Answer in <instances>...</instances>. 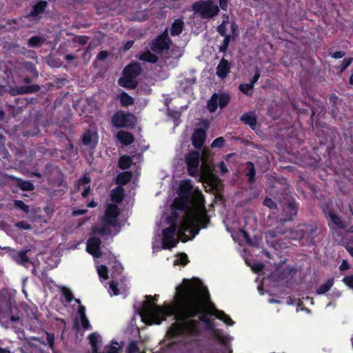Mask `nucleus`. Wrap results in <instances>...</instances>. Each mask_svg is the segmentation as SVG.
<instances>
[{"instance_id": "obj_1", "label": "nucleus", "mask_w": 353, "mask_h": 353, "mask_svg": "<svg viewBox=\"0 0 353 353\" xmlns=\"http://www.w3.org/2000/svg\"><path fill=\"white\" fill-rule=\"evenodd\" d=\"M192 281L184 279L183 285L176 287L177 299L175 305L165 304L163 306L146 302L145 312L148 317L162 318L174 315L176 321L168 329L167 334L171 338H176L183 334L196 336L200 334L197 322L192 319L196 317L200 312V303L192 297Z\"/></svg>"}, {"instance_id": "obj_2", "label": "nucleus", "mask_w": 353, "mask_h": 353, "mask_svg": "<svg viewBox=\"0 0 353 353\" xmlns=\"http://www.w3.org/2000/svg\"><path fill=\"white\" fill-rule=\"evenodd\" d=\"M204 212L202 203L193 205L185 212L179 228L175 223L176 217L173 221L171 220L172 217H168V221L170 225L162 230V243H185L192 240L201 228L206 227L209 221Z\"/></svg>"}, {"instance_id": "obj_3", "label": "nucleus", "mask_w": 353, "mask_h": 353, "mask_svg": "<svg viewBox=\"0 0 353 353\" xmlns=\"http://www.w3.org/2000/svg\"><path fill=\"white\" fill-rule=\"evenodd\" d=\"M123 194V190L120 187H117L112 190L110 196L113 203L107 206L103 217L104 225H96L92 227L87 243H101L102 241H105L117 233L112 232L110 227H114L117 224V217L119 214L117 204L122 201Z\"/></svg>"}, {"instance_id": "obj_4", "label": "nucleus", "mask_w": 353, "mask_h": 353, "mask_svg": "<svg viewBox=\"0 0 353 353\" xmlns=\"http://www.w3.org/2000/svg\"><path fill=\"white\" fill-rule=\"evenodd\" d=\"M193 186L190 180H183L180 183L179 190L181 194H182L184 197L186 198V200L183 198H176L173 203L172 205V208L176 210H184L185 212L191 209L193 205H199V203H202L203 211L205 212V216H206V211L203 203V194L199 190H196L194 192V198L190 202V206H188V202L189 197L190 196Z\"/></svg>"}, {"instance_id": "obj_5", "label": "nucleus", "mask_w": 353, "mask_h": 353, "mask_svg": "<svg viewBox=\"0 0 353 353\" xmlns=\"http://www.w3.org/2000/svg\"><path fill=\"white\" fill-rule=\"evenodd\" d=\"M192 289V297L200 303V312L197 314H199V320L205 324L210 319L208 316L210 314L208 310H210V306L214 307V303L211 301L207 288L200 280L197 279V281L194 283Z\"/></svg>"}, {"instance_id": "obj_6", "label": "nucleus", "mask_w": 353, "mask_h": 353, "mask_svg": "<svg viewBox=\"0 0 353 353\" xmlns=\"http://www.w3.org/2000/svg\"><path fill=\"white\" fill-rule=\"evenodd\" d=\"M2 250L6 251L17 264L26 268L30 265H33L37 256L42 254L38 252L31 245H28L24 249L19 250L12 249L10 247H4Z\"/></svg>"}, {"instance_id": "obj_7", "label": "nucleus", "mask_w": 353, "mask_h": 353, "mask_svg": "<svg viewBox=\"0 0 353 353\" xmlns=\"http://www.w3.org/2000/svg\"><path fill=\"white\" fill-rule=\"evenodd\" d=\"M192 9L199 13L204 19H211L217 15L219 8L212 0L200 1L192 5Z\"/></svg>"}, {"instance_id": "obj_8", "label": "nucleus", "mask_w": 353, "mask_h": 353, "mask_svg": "<svg viewBox=\"0 0 353 353\" xmlns=\"http://www.w3.org/2000/svg\"><path fill=\"white\" fill-rule=\"evenodd\" d=\"M141 72V67L138 63H132L125 68L123 77L119 80L121 86L133 88L137 85L136 78Z\"/></svg>"}, {"instance_id": "obj_9", "label": "nucleus", "mask_w": 353, "mask_h": 353, "mask_svg": "<svg viewBox=\"0 0 353 353\" xmlns=\"http://www.w3.org/2000/svg\"><path fill=\"white\" fill-rule=\"evenodd\" d=\"M47 343L41 339L33 336L23 343L19 348L21 353H48L46 350Z\"/></svg>"}, {"instance_id": "obj_10", "label": "nucleus", "mask_w": 353, "mask_h": 353, "mask_svg": "<svg viewBox=\"0 0 353 353\" xmlns=\"http://www.w3.org/2000/svg\"><path fill=\"white\" fill-rule=\"evenodd\" d=\"M170 39L167 30L154 40L151 44V49L157 54H163L169 49Z\"/></svg>"}, {"instance_id": "obj_11", "label": "nucleus", "mask_w": 353, "mask_h": 353, "mask_svg": "<svg viewBox=\"0 0 353 353\" xmlns=\"http://www.w3.org/2000/svg\"><path fill=\"white\" fill-rule=\"evenodd\" d=\"M112 122L118 128L129 127L134 124L135 117L132 114L118 112L112 117Z\"/></svg>"}, {"instance_id": "obj_12", "label": "nucleus", "mask_w": 353, "mask_h": 353, "mask_svg": "<svg viewBox=\"0 0 353 353\" xmlns=\"http://www.w3.org/2000/svg\"><path fill=\"white\" fill-rule=\"evenodd\" d=\"M230 100L227 94H218L214 93L208 103V109L210 112H214L218 106L221 108L225 107Z\"/></svg>"}, {"instance_id": "obj_13", "label": "nucleus", "mask_w": 353, "mask_h": 353, "mask_svg": "<svg viewBox=\"0 0 353 353\" xmlns=\"http://www.w3.org/2000/svg\"><path fill=\"white\" fill-rule=\"evenodd\" d=\"M188 172L191 176H196L199 171L200 154L199 152H191L185 157Z\"/></svg>"}, {"instance_id": "obj_14", "label": "nucleus", "mask_w": 353, "mask_h": 353, "mask_svg": "<svg viewBox=\"0 0 353 353\" xmlns=\"http://www.w3.org/2000/svg\"><path fill=\"white\" fill-rule=\"evenodd\" d=\"M323 210L326 216L328 225L331 228L337 229L344 228V224L341 220V218L334 211L326 208H323Z\"/></svg>"}, {"instance_id": "obj_15", "label": "nucleus", "mask_w": 353, "mask_h": 353, "mask_svg": "<svg viewBox=\"0 0 353 353\" xmlns=\"http://www.w3.org/2000/svg\"><path fill=\"white\" fill-rule=\"evenodd\" d=\"M47 6V2L45 1H40L34 6L30 14L25 17L26 19L30 21H37L40 19V14L44 11Z\"/></svg>"}, {"instance_id": "obj_16", "label": "nucleus", "mask_w": 353, "mask_h": 353, "mask_svg": "<svg viewBox=\"0 0 353 353\" xmlns=\"http://www.w3.org/2000/svg\"><path fill=\"white\" fill-rule=\"evenodd\" d=\"M201 177L206 182H212L215 180V176L213 174V170L210 164L206 161H203L199 168Z\"/></svg>"}, {"instance_id": "obj_17", "label": "nucleus", "mask_w": 353, "mask_h": 353, "mask_svg": "<svg viewBox=\"0 0 353 353\" xmlns=\"http://www.w3.org/2000/svg\"><path fill=\"white\" fill-rule=\"evenodd\" d=\"M83 143L90 148H94L98 142V134L95 130H88L82 137Z\"/></svg>"}, {"instance_id": "obj_18", "label": "nucleus", "mask_w": 353, "mask_h": 353, "mask_svg": "<svg viewBox=\"0 0 353 353\" xmlns=\"http://www.w3.org/2000/svg\"><path fill=\"white\" fill-rule=\"evenodd\" d=\"M205 139V132L203 129H196L192 135V143L196 148H201Z\"/></svg>"}, {"instance_id": "obj_19", "label": "nucleus", "mask_w": 353, "mask_h": 353, "mask_svg": "<svg viewBox=\"0 0 353 353\" xmlns=\"http://www.w3.org/2000/svg\"><path fill=\"white\" fill-rule=\"evenodd\" d=\"M231 30H232V36L231 35H225V36L223 43L219 46L220 52H225L228 49V47L231 41V39H232V40H234L235 38L237 37V33H236L237 26L234 23H232V25H231Z\"/></svg>"}, {"instance_id": "obj_20", "label": "nucleus", "mask_w": 353, "mask_h": 353, "mask_svg": "<svg viewBox=\"0 0 353 353\" xmlns=\"http://www.w3.org/2000/svg\"><path fill=\"white\" fill-rule=\"evenodd\" d=\"M230 65L227 60L222 59L216 68V74L219 78L224 79L230 72Z\"/></svg>"}, {"instance_id": "obj_21", "label": "nucleus", "mask_w": 353, "mask_h": 353, "mask_svg": "<svg viewBox=\"0 0 353 353\" xmlns=\"http://www.w3.org/2000/svg\"><path fill=\"white\" fill-rule=\"evenodd\" d=\"M39 89H40V87L38 85H30V86H21V87L16 88V89H12L10 90V92L12 95L23 94L36 92L39 91Z\"/></svg>"}, {"instance_id": "obj_22", "label": "nucleus", "mask_w": 353, "mask_h": 353, "mask_svg": "<svg viewBox=\"0 0 353 353\" xmlns=\"http://www.w3.org/2000/svg\"><path fill=\"white\" fill-rule=\"evenodd\" d=\"M86 251L94 258H100L106 254L105 252H102L101 244H86Z\"/></svg>"}, {"instance_id": "obj_23", "label": "nucleus", "mask_w": 353, "mask_h": 353, "mask_svg": "<svg viewBox=\"0 0 353 353\" xmlns=\"http://www.w3.org/2000/svg\"><path fill=\"white\" fill-rule=\"evenodd\" d=\"M283 210L286 215V218L283 219V221H286L292 219V218L296 214V205L290 202L288 203H285L283 205Z\"/></svg>"}, {"instance_id": "obj_24", "label": "nucleus", "mask_w": 353, "mask_h": 353, "mask_svg": "<svg viewBox=\"0 0 353 353\" xmlns=\"http://www.w3.org/2000/svg\"><path fill=\"white\" fill-rule=\"evenodd\" d=\"M241 120L245 124L249 125L252 129H255L256 119L254 113L248 112L241 116Z\"/></svg>"}, {"instance_id": "obj_25", "label": "nucleus", "mask_w": 353, "mask_h": 353, "mask_svg": "<svg viewBox=\"0 0 353 353\" xmlns=\"http://www.w3.org/2000/svg\"><path fill=\"white\" fill-rule=\"evenodd\" d=\"M117 137L124 145H130L134 141L133 136L130 133L125 131L119 132Z\"/></svg>"}, {"instance_id": "obj_26", "label": "nucleus", "mask_w": 353, "mask_h": 353, "mask_svg": "<svg viewBox=\"0 0 353 353\" xmlns=\"http://www.w3.org/2000/svg\"><path fill=\"white\" fill-rule=\"evenodd\" d=\"M183 29V21L181 19H176L171 26L170 33L172 36H176L181 33Z\"/></svg>"}, {"instance_id": "obj_27", "label": "nucleus", "mask_w": 353, "mask_h": 353, "mask_svg": "<svg viewBox=\"0 0 353 353\" xmlns=\"http://www.w3.org/2000/svg\"><path fill=\"white\" fill-rule=\"evenodd\" d=\"M234 241H245V243H252L248 234L243 230H239L232 234Z\"/></svg>"}, {"instance_id": "obj_28", "label": "nucleus", "mask_w": 353, "mask_h": 353, "mask_svg": "<svg viewBox=\"0 0 353 353\" xmlns=\"http://www.w3.org/2000/svg\"><path fill=\"white\" fill-rule=\"evenodd\" d=\"M60 250H54L52 252L50 256L46 257V263L50 265L56 266L57 263L60 261Z\"/></svg>"}, {"instance_id": "obj_29", "label": "nucleus", "mask_w": 353, "mask_h": 353, "mask_svg": "<svg viewBox=\"0 0 353 353\" xmlns=\"http://www.w3.org/2000/svg\"><path fill=\"white\" fill-rule=\"evenodd\" d=\"M99 337V336L96 332H93V333L90 334L88 336L89 343L90 344L92 351L93 353L98 352Z\"/></svg>"}, {"instance_id": "obj_30", "label": "nucleus", "mask_w": 353, "mask_h": 353, "mask_svg": "<svg viewBox=\"0 0 353 353\" xmlns=\"http://www.w3.org/2000/svg\"><path fill=\"white\" fill-rule=\"evenodd\" d=\"M334 285V278L327 279L323 284L321 285L316 290L318 294H323L328 292Z\"/></svg>"}, {"instance_id": "obj_31", "label": "nucleus", "mask_w": 353, "mask_h": 353, "mask_svg": "<svg viewBox=\"0 0 353 353\" xmlns=\"http://www.w3.org/2000/svg\"><path fill=\"white\" fill-rule=\"evenodd\" d=\"M139 59L145 62L154 63L157 61L158 58L157 55L148 50L140 55Z\"/></svg>"}, {"instance_id": "obj_32", "label": "nucleus", "mask_w": 353, "mask_h": 353, "mask_svg": "<svg viewBox=\"0 0 353 353\" xmlns=\"http://www.w3.org/2000/svg\"><path fill=\"white\" fill-rule=\"evenodd\" d=\"M132 174L128 172H123L119 174L117 177V183L125 185L131 179Z\"/></svg>"}, {"instance_id": "obj_33", "label": "nucleus", "mask_w": 353, "mask_h": 353, "mask_svg": "<svg viewBox=\"0 0 353 353\" xmlns=\"http://www.w3.org/2000/svg\"><path fill=\"white\" fill-rule=\"evenodd\" d=\"M245 263L248 266L251 268L253 272L256 274L260 273L265 268V265L261 262L251 263L247 259H245Z\"/></svg>"}, {"instance_id": "obj_34", "label": "nucleus", "mask_w": 353, "mask_h": 353, "mask_svg": "<svg viewBox=\"0 0 353 353\" xmlns=\"http://www.w3.org/2000/svg\"><path fill=\"white\" fill-rule=\"evenodd\" d=\"M132 163V159L129 156L123 155L121 157H120L119 161V167L123 169H127L128 168Z\"/></svg>"}, {"instance_id": "obj_35", "label": "nucleus", "mask_w": 353, "mask_h": 353, "mask_svg": "<svg viewBox=\"0 0 353 353\" xmlns=\"http://www.w3.org/2000/svg\"><path fill=\"white\" fill-rule=\"evenodd\" d=\"M120 101L122 105L128 106L133 104L134 99L128 94L123 92L120 95Z\"/></svg>"}, {"instance_id": "obj_36", "label": "nucleus", "mask_w": 353, "mask_h": 353, "mask_svg": "<svg viewBox=\"0 0 353 353\" xmlns=\"http://www.w3.org/2000/svg\"><path fill=\"white\" fill-rule=\"evenodd\" d=\"M190 262L188 255L184 252H181L178 254L177 258L175 259L174 263L181 265H186Z\"/></svg>"}, {"instance_id": "obj_37", "label": "nucleus", "mask_w": 353, "mask_h": 353, "mask_svg": "<svg viewBox=\"0 0 353 353\" xmlns=\"http://www.w3.org/2000/svg\"><path fill=\"white\" fill-rule=\"evenodd\" d=\"M17 185L23 190L30 191L34 189V185L28 181L18 180Z\"/></svg>"}, {"instance_id": "obj_38", "label": "nucleus", "mask_w": 353, "mask_h": 353, "mask_svg": "<svg viewBox=\"0 0 353 353\" xmlns=\"http://www.w3.org/2000/svg\"><path fill=\"white\" fill-rule=\"evenodd\" d=\"M61 293L62 295L65 297L67 303H70L74 299L73 293L66 287H62Z\"/></svg>"}, {"instance_id": "obj_39", "label": "nucleus", "mask_w": 353, "mask_h": 353, "mask_svg": "<svg viewBox=\"0 0 353 353\" xmlns=\"http://www.w3.org/2000/svg\"><path fill=\"white\" fill-rule=\"evenodd\" d=\"M246 175L249 177V181L251 182L254 180L255 171L254 167L252 163L248 162L247 163V172Z\"/></svg>"}, {"instance_id": "obj_40", "label": "nucleus", "mask_w": 353, "mask_h": 353, "mask_svg": "<svg viewBox=\"0 0 353 353\" xmlns=\"http://www.w3.org/2000/svg\"><path fill=\"white\" fill-rule=\"evenodd\" d=\"M139 349L137 341H132L129 343L127 348L126 353H137Z\"/></svg>"}, {"instance_id": "obj_41", "label": "nucleus", "mask_w": 353, "mask_h": 353, "mask_svg": "<svg viewBox=\"0 0 353 353\" xmlns=\"http://www.w3.org/2000/svg\"><path fill=\"white\" fill-rule=\"evenodd\" d=\"M153 250H172L175 248L177 244H153Z\"/></svg>"}, {"instance_id": "obj_42", "label": "nucleus", "mask_w": 353, "mask_h": 353, "mask_svg": "<svg viewBox=\"0 0 353 353\" xmlns=\"http://www.w3.org/2000/svg\"><path fill=\"white\" fill-rule=\"evenodd\" d=\"M253 88V85L252 83H243V84H241L239 85V90L243 92L244 94H247V95H250L251 94L252 92H250V91H252Z\"/></svg>"}, {"instance_id": "obj_43", "label": "nucleus", "mask_w": 353, "mask_h": 353, "mask_svg": "<svg viewBox=\"0 0 353 353\" xmlns=\"http://www.w3.org/2000/svg\"><path fill=\"white\" fill-rule=\"evenodd\" d=\"M46 341L50 348L53 350L54 348V334L52 332H46Z\"/></svg>"}, {"instance_id": "obj_44", "label": "nucleus", "mask_w": 353, "mask_h": 353, "mask_svg": "<svg viewBox=\"0 0 353 353\" xmlns=\"http://www.w3.org/2000/svg\"><path fill=\"white\" fill-rule=\"evenodd\" d=\"M210 310L214 312V316H216V319L219 320L223 321L225 319V317H226L227 314L223 311L217 310L214 305V307L212 306H210Z\"/></svg>"}, {"instance_id": "obj_45", "label": "nucleus", "mask_w": 353, "mask_h": 353, "mask_svg": "<svg viewBox=\"0 0 353 353\" xmlns=\"http://www.w3.org/2000/svg\"><path fill=\"white\" fill-rule=\"evenodd\" d=\"M158 295H154V296H146V301L144 302L143 303V313L145 316H148V314H146L145 312V304H146V302L149 301L150 303L154 304V305H156L155 304V302L157 301V299H158Z\"/></svg>"}, {"instance_id": "obj_46", "label": "nucleus", "mask_w": 353, "mask_h": 353, "mask_svg": "<svg viewBox=\"0 0 353 353\" xmlns=\"http://www.w3.org/2000/svg\"><path fill=\"white\" fill-rule=\"evenodd\" d=\"M283 233V232H275L274 230H269L268 232L265 233L266 241L268 242L270 239L278 237L280 234H282Z\"/></svg>"}, {"instance_id": "obj_47", "label": "nucleus", "mask_w": 353, "mask_h": 353, "mask_svg": "<svg viewBox=\"0 0 353 353\" xmlns=\"http://www.w3.org/2000/svg\"><path fill=\"white\" fill-rule=\"evenodd\" d=\"M82 328L85 330H92V326L90 324L89 320L86 316L80 317Z\"/></svg>"}, {"instance_id": "obj_48", "label": "nucleus", "mask_w": 353, "mask_h": 353, "mask_svg": "<svg viewBox=\"0 0 353 353\" xmlns=\"http://www.w3.org/2000/svg\"><path fill=\"white\" fill-rule=\"evenodd\" d=\"M14 206L17 208H19L26 213L29 212V206L27 205L26 204H25L22 201H19V200L15 201Z\"/></svg>"}, {"instance_id": "obj_49", "label": "nucleus", "mask_w": 353, "mask_h": 353, "mask_svg": "<svg viewBox=\"0 0 353 353\" xmlns=\"http://www.w3.org/2000/svg\"><path fill=\"white\" fill-rule=\"evenodd\" d=\"M227 20H224L221 25L218 26L217 30L221 36H225L226 26L228 23V18L226 17Z\"/></svg>"}, {"instance_id": "obj_50", "label": "nucleus", "mask_w": 353, "mask_h": 353, "mask_svg": "<svg viewBox=\"0 0 353 353\" xmlns=\"http://www.w3.org/2000/svg\"><path fill=\"white\" fill-rule=\"evenodd\" d=\"M98 274L100 277L107 279L108 278L107 267L105 265H101L98 268Z\"/></svg>"}, {"instance_id": "obj_51", "label": "nucleus", "mask_w": 353, "mask_h": 353, "mask_svg": "<svg viewBox=\"0 0 353 353\" xmlns=\"http://www.w3.org/2000/svg\"><path fill=\"white\" fill-rule=\"evenodd\" d=\"M225 139L223 137L216 138L211 144L212 148H221L224 145Z\"/></svg>"}, {"instance_id": "obj_52", "label": "nucleus", "mask_w": 353, "mask_h": 353, "mask_svg": "<svg viewBox=\"0 0 353 353\" xmlns=\"http://www.w3.org/2000/svg\"><path fill=\"white\" fill-rule=\"evenodd\" d=\"M342 281L350 288L353 289V274L345 276L343 278Z\"/></svg>"}, {"instance_id": "obj_53", "label": "nucleus", "mask_w": 353, "mask_h": 353, "mask_svg": "<svg viewBox=\"0 0 353 353\" xmlns=\"http://www.w3.org/2000/svg\"><path fill=\"white\" fill-rule=\"evenodd\" d=\"M109 284L110 288L113 291V294L115 296L119 295L120 292L118 288V283L115 281H111Z\"/></svg>"}, {"instance_id": "obj_54", "label": "nucleus", "mask_w": 353, "mask_h": 353, "mask_svg": "<svg viewBox=\"0 0 353 353\" xmlns=\"http://www.w3.org/2000/svg\"><path fill=\"white\" fill-rule=\"evenodd\" d=\"M41 42V38L39 37H32L28 40V45L31 47L37 46Z\"/></svg>"}, {"instance_id": "obj_55", "label": "nucleus", "mask_w": 353, "mask_h": 353, "mask_svg": "<svg viewBox=\"0 0 353 353\" xmlns=\"http://www.w3.org/2000/svg\"><path fill=\"white\" fill-rule=\"evenodd\" d=\"M183 50L180 48H173L171 50V55L175 58H179L182 56Z\"/></svg>"}, {"instance_id": "obj_56", "label": "nucleus", "mask_w": 353, "mask_h": 353, "mask_svg": "<svg viewBox=\"0 0 353 353\" xmlns=\"http://www.w3.org/2000/svg\"><path fill=\"white\" fill-rule=\"evenodd\" d=\"M15 226L23 230H30L31 228V225L26 221L18 222L15 224Z\"/></svg>"}, {"instance_id": "obj_57", "label": "nucleus", "mask_w": 353, "mask_h": 353, "mask_svg": "<svg viewBox=\"0 0 353 353\" xmlns=\"http://www.w3.org/2000/svg\"><path fill=\"white\" fill-rule=\"evenodd\" d=\"M137 19L139 21H144V20L148 19V12L145 10L139 12L137 14Z\"/></svg>"}, {"instance_id": "obj_58", "label": "nucleus", "mask_w": 353, "mask_h": 353, "mask_svg": "<svg viewBox=\"0 0 353 353\" xmlns=\"http://www.w3.org/2000/svg\"><path fill=\"white\" fill-rule=\"evenodd\" d=\"M263 204L270 209H274L276 208L275 202L270 199H265L263 201Z\"/></svg>"}, {"instance_id": "obj_59", "label": "nucleus", "mask_w": 353, "mask_h": 353, "mask_svg": "<svg viewBox=\"0 0 353 353\" xmlns=\"http://www.w3.org/2000/svg\"><path fill=\"white\" fill-rule=\"evenodd\" d=\"M25 66L26 68L29 70L32 73H33L34 74H35L36 76L37 75V70L35 68V67L34 66V65L32 64V63L31 62H26L25 63Z\"/></svg>"}, {"instance_id": "obj_60", "label": "nucleus", "mask_w": 353, "mask_h": 353, "mask_svg": "<svg viewBox=\"0 0 353 353\" xmlns=\"http://www.w3.org/2000/svg\"><path fill=\"white\" fill-rule=\"evenodd\" d=\"M352 61H353L352 58H346V59H343L342 65H341V66H342L341 70L346 69L352 63Z\"/></svg>"}, {"instance_id": "obj_61", "label": "nucleus", "mask_w": 353, "mask_h": 353, "mask_svg": "<svg viewBox=\"0 0 353 353\" xmlns=\"http://www.w3.org/2000/svg\"><path fill=\"white\" fill-rule=\"evenodd\" d=\"M260 75H261L260 70L258 68H256V70H255V74L250 81V83H252V85H254V84L257 82V81L259 80V79L260 77Z\"/></svg>"}, {"instance_id": "obj_62", "label": "nucleus", "mask_w": 353, "mask_h": 353, "mask_svg": "<svg viewBox=\"0 0 353 353\" xmlns=\"http://www.w3.org/2000/svg\"><path fill=\"white\" fill-rule=\"evenodd\" d=\"M205 326L206 330H213L214 329L215 325L214 322L210 319L205 323Z\"/></svg>"}, {"instance_id": "obj_63", "label": "nucleus", "mask_w": 353, "mask_h": 353, "mask_svg": "<svg viewBox=\"0 0 353 353\" xmlns=\"http://www.w3.org/2000/svg\"><path fill=\"white\" fill-rule=\"evenodd\" d=\"M217 167L219 168L222 174H225L226 172H228V170L224 162H221L219 163L218 165H217Z\"/></svg>"}, {"instance_id": "obj_64", "label": "nucleus", "mask_w": 353, "mask_h": 353, "mask_svg": "<svg viewBox=\"0 0 353 353\" xmlns=\"http://www.w3.org/2000/svg\"><path fill=\"white\" fill-rule=\"evenodd\" d=\"M106 353H119V349L113 345H110L106 347Z\"/></svg>"}]
</instances>
